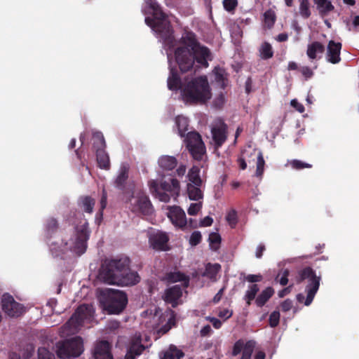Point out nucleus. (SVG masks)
Segmentation results:
<instances>
[{
    "instance_id": "obj_3",
    "label": "nucleus",
    "mask_w": 359,
    "mask_h": 359,
    "mask_svg": "<svg viewBox=\"0 0 359 359\" xmlns=\"http://www.w3.org/2000/svg\"><path fill=\"white\" fill-rule=\"evenodd\" d=\"M211 90L206 76H199L184 81L182 97L190 104H205L211 98Z\"/></svg>"
},
{
    "instance_id": "obj_54",
    "label": "nucleus",
    "mask_w": 359,
    "mask_h": 359,
    "mask_svg": "<svg viewBox=\"0 0 359 359\" xmlns=\"http://www.w3.org/2000/svg\"><path fill=\"white\" fill-rule=\"evenodd\" d=\"M225 102V97H224V95L221 93H219L215 99L214 102H213V104L217 107V108H222V106L224 105Z\"/></svg>"
},
{
    "instance_id": "obj_5",
    "label": "nucleus",
    "mask_w": 359,
    "mask_h": 359,
    "mask_svg": "<svg viewBox=\"0 0 359 359\" xmlns=\"http://www.w3.org/2000/svg\"><path fill=\"white\" fill-rule=\"evenodd\" d=\"M98 298L102 308L108 314L121 313L128 304L126 292L111 288L102 290Z\"/></svg>"
},
{
    "instance_id": "obj_25",
    "label": "nucleus",
    "mask_w": 359,
    "mask_h": 359,
    "mask_svg": "<svg viewBox=\"0 0 359 359\" xmlns=\"http://www.w3.org/2000/svg\"><path fill=\"white\" fill-rule=\"evenodd\" d=\"M77 204L85 212L91 214L93 212L95 200L90 196H81L79 198Z\"/></svg>"
},
{
    "instance_id": "obj_11",
    "label": "nucleus",
    "mask_w": 359,
    "mask_h": 359,
    "mask_svg": "<svg viewBox=\"0 0 359 359\" xmlns=\"http://www.w3.org/2000/svg\"><path fill=\"white\" fill-rule=\"evenodd\" d=\"M130 210L135 213L150 215L153 212V206L148 196L140 192L130 200Z\"/></svg>"
},
{
    "instance_id": "obj_47",
    "label": "nucleus",
    "mask_w": 359,
    "mask_h": 359,
    "mask_svg": "<svg viewBox=\"0 0 359 359\" xmlns=\"http://www.w3.org/2000/svg\"><path fill=\"white\" fill-rule=\"evenodd\" d=\"M144 349V347L143 345L134 343L130 346L128 351L136 357L137 355H140Z\"/></svg>"
},
{
    "instance_id": "obj_8",
    "label": "nucleus",
    "mask_w": 359,
    "mask_h": 359,
    "mask_svg": "<svg viewBox=\"0 0 359 359\" xmlns=\"http://www.w3.org/2000/svg\"><path fill=\"white\" fill-rule=\"evenodd\" d=\"M89 236L88 223L86 221L82 225L76 228L75 238L71 239L69 243H65V245L72 252L81 255L86 250Z\"/></svg>"
},
{
    "instance_id": "obj_40",
    "label": "nucleus",
    "mask_w": 359,
    "mask_h": 359,
    "mask_svg": "<svg viewBox=\"0 0 359 359\" xmlns=\"http://www.w3.org/2000/svg\"><path fill=\"white\" fill-rule=\"evenodd\" d=\"M276 15L273 11L269 9L264 13V21L267 28L271 29L275 24Z\"/></svg>"
},
{
    "instance_id": "obj_55",
    "label": "nucleus",
    "mask_w": 359,
    "mask_h": 359,
    "mask_svg": "<svg viewBox=\"0 0 359 359\" xmlns=\"http://www.w3.org/2000/svg\"><path fill=\"white\" fill-rule=\"evenodd\" d=\"M201 208V203H191L187 210L189 215H196Z\"/></svg>"
},
{
    "instance_id": "obj_59",
    "label": "nucleus",
    "mask_w": 359,
    "mask_h": 359,
    "mask_svg": "<svg viewBox=\"0 0 359 359\" xmlns=\"http://www.w3.org/2000/svg\"><path fill=\"white\" fill-rule=\"evenodd\" d=\"M291 105L300 113H303L305 110L304 107L297 100H292L291 101Z\"/></svg>"
},
{
    "instance_id": "obj_17",
    "label": "nucleus",
    "mask_w": 359,
    "mask_h": 359,
    "mask_svg": "<svg viewBox=\"0 0 359 359\" xmlns=\"http://www.w3.org/2000/svg\"><path fill=\"white\" fill-rule=\"evenodd\" d=\"M342 45L340 42L333 40L329 41L327 47L326 59L332 64H337L341 61V49Z\"/></svg>"
},
{
    "instance_id": "obj_34",
    "label": "nucleus",
    "mask_w": 359,
    "mask_h": 359,
    "mask_svg": "<svg viewBox=\"0 0 359 359\" xmlns=\"http://www.w3.org/2000/svg\"><path fill=\"white\" fill-rule=\"evenodd\" d=\"M187 177L192 184L196 186H202L203 181L200 177V169L196 166H193L189 171Z\"/></svg>"
},
{
    "instance_id": "obj_26",
    "label": "nucleus",
    "mask_w": 359,
    "mask_h": 359,
    "mask_svg": "<svg viewBox=\"0 0 359 359\" xmlns=\"http://www.w3.org/2000/svg\"><path fill=\"white\" fill-rule=\"evenodd\" d=\"M325 51V46L319 41H313L307 46L306 55L313 60L318 57V54H323Z\"/></svg>"
},
{
    "instance_id": "obj_24",
    "label": "nucleus",
    "mask_w": 359,
    "mask_h": 359,
    "mask_svg": "<svg viewBox=\"0 0 359 359\" xmlns=\"http://www.w3.org/2000/svg\"><path fill=\"white\" fill-rule=\"evenodd\" d=\"M320 17L328 15L334 10V6L330 0H313Z\"/></svg>"
},
{
    "instance_id": "obj_58",
    "label": "nucleus",
    "mask_w": 359,
    "mask_h": 359,
    "mask_svg": "<svg viewBox=\"0 0 359 359\" xmlns=\"http://www.w3.org/2000/svg\"><path fill=\"white\" fill-rule=\"evenodd\" d=\"M281 310L283 312H287L290 311L292 307V301L290 299H287L283 301L280 304Z\"/></svg>"
},
{
    "instance_id": "obj_2",
    "label": "nucleus",
    "mask_w": 359,
    "mask_h": 359,
    "mask_svg": "<svg viewBox=\"0 0 359 359\" xmlns=\"http://www.w3.org/2000/svg\"><path fill=\"white\" fill-rule=\"evenodd\" d=\"M130 260L127 257L106 260L101 266L100 276L109 285H135L140 282V277L136 271L130 269Z\"/></svg>"
},
{
    "instance_id": "obj_31",
    "label": "nucleus",
    "mask_w": 359,
    "mask_h": 359,
    "mask_svg": "<svg viewBox=\"0 0 359 359\" xmlns=\"http://www.w3.org/2000/svg\"><path fill=\"white\" fill-rule=\"evenodd\" d=\"M201 186H196L192 184H187V191L190 200L198 201L203 196V192L201 189Z\"/></svg>"
},
{
    "instance_id": "obj_14",
    "label": "nucleus",
    "mask_w": 359,
    "mask_h": 359,
    "mask_svg": "<svg viewBox=\"0 0 359 359\" xmlns=\"http://www.w3.org/2000/svg\"><path fill=\"white\" fill-rule=\"evenodd\" d=\"M211 134L215 148L221 147L227 139V125L224 121H220L212 127Z\"/></svg>"
},
{
    "instance_id": "obj_33",
    "label": "nucleus",
    "mask_w": 359,
    "mask_h": 359,
    "mask_svg": "<svg viewBox=\"0 0 359 359\" xmlns=\"http://www.w3.org/2000/svg\"><path fill=\"white\" fill-rule=\"evenodd\" d=\"M220 269L221 266L219 264H212L208 263L205 266V271L202 273V276L215 280L217 274Z\"/></svg>"
},
{
    "instance_id": "obj_32",
    "label": "nucleus",
    "mask_w": 359,
    "mask_h": 359,
    "mask_svg": "<svg viewBox=\"0 0 359 359\" xmlns=\"http://www.w3.org/2000/svg\"><path fill=\"white\" fill-rule=\"evenodd\" d=\"M175 125L177 128L178 134L180 137H185L188 130L189 120L183 116H177L175 118Z\"/></svg>"
},
{
    "instance_id": "obj_46",
    "label": "nucleus",
    "mask_w": 359,
    "mask_h": 359,
    "mask_svg": "<svg viewBox=\"0 0 359 359\" xmlns=\"http://www.w3.org/2000/svg\"><path fill=\"white\" fill-rule=\"evenodd\" d=\"M280 313L279 311H274L270 314L269 323V325L271 327H276V326L278 325L280 321Z\"/></svg>"
},
{
    "instance_id": "obj_18",
    "label": "nucleus",
    "mask_w": 359,
    "mask_h": 359,
    "mask_svg": "<svg viewBox=\"0 0 359 359\" xmlns=\"http://www.w3.org/2000/svg\"><path fill=\"white\" fill-rule=\"evenodd\" d=\"M111 346L107 341H100L95 344L93 356L95 359H114Z\"/></svg>"
},
{
    "instance_id": "obj_28",
    "label": "nucleus",
    "mask_w": 359,
    "mask_h": 359,
    "mask_svg": "<svg viewBox=\"0 0 359 359\" xmlns=\"http://www.w3.org/2000/svg\"><path fill=\"white\" fill-rule=\"evenodd\" d=\"M95 154L98 167L103 170H109L111 167L110 160L109 154L105 151V149H98V151H95Z\"/></svg>"
},
{
    "instance_id": "obj_4",
    "label": "nucleus",
    "mask_w": 359,
    "mask_h": 359,
    "mask_svg": "<svg viewBox=\"0 0 359 359\" xmlns=\"http://www.w3.org/2000/svg\"><path fill=\"white\" fill-rule=\"evenodd\" d=\"M149 8L152 11L153 18L147 17L145 23L160 36L165 46L169 49L173 48L175 42L173 29L165 14L156 3L151 2Z\"/></svg>"
},
{
    "instance_id": "obj_45",
    "label": "nucleus",
    "mask_w": 359,
    "mask_h": 359,
    "mask_svg": "<svg viewBox=\"0 0 359 359\" xmlns=\"http://www.w3.org/2000/svg\"><path fill=\"white\" fill-rule=\"evenodd\" d=\"M38 359H55V357L46 348L40 347L38 349Z\"/></svg>"
},
{
    "instance_id": "obj_53",
    "label": "nucleus",
    "mask_w": 359,
    "mask_h": 359,
    "mask_svg": "<svg viewBox=\"0 0 359 359\" xmlns=\"http://www.w3.org/2000/svg\"><path fill=\"white\" fill-rule=\"evenodd\" d=\"M244 344L245 343L243 339H238L236 341L233 346L232 355H238L241 352V351H243Z\"/></svg>"
},
{
    "instance_id": "obj_62",
    "label": "nucleus",
    "mask_w": 359,
    "mask_h": 359,
    "mask_svg": "<svg viewBox=\"0 0 359 359\" xmlns=\"http://www.w3.org/2000/svg\"><path fill=\"white\" fill-rule=\"evenodd\" d=\"M252 80L251 77H248L245 83V90L246 93L249 94L252 91Z\"/></svg>"
},
{
    "instance_id": "obj_22",
    "label": "nucleus",
    "mask_w": 359,
    "mask_h": 359,
    "mask_svg": "<svg viewBox=\"0 0 359 359\" xmlns=\"http://www.w3.org/2000/svg\"><path fill=\"white\" fill-rule=\"evenodd\" d=\"M149 187L151 193L155 196L159 201L162 202H169L170 199V194L167 191H162L155 180H151L149 182Z\"/></svg>"
},
{
    "instance_id": "obj_64",
    "label": "nucleus",
    "mask_w": 359,
    "mask_h": 359,
    "mask_svg": "<svg viewBox=\"0 0 359 359\" xmlns=\"http://www.w3.org/2000/svg\"><path fill=\"white\" fill-rule=\"evenodd\" d=\"M291 290V286L283 288V290L278 292V297L282 298L285 297L286 294H289Z\"/></svg>"
},
{
    "instance_id": "obj_39",
    "label": "nucleus",
    "mask_w": 359,
    "mask_h": 359,
    "mask_svg": "<svg viewBox=\"0 0 359 359\" xmlns=\"http://www.w3.org/2000/svg\"><path fill=\"white\" fill-rule=\"evenodd\" d=\"M255 347V341L253 340H249L245 343L242 353L243 359H250Z\"/></svg>"
},
{
    "instance_id": "obj_63",
    "label": "nucleus",
    "mask_w": 359,
    "mask_h": 359,
    "mask_svg": "<svg viewBox=\"0 0 359 359\" xmlns=\"http://www.w3.org/2000/svg\"><path fill=\"white\" fill-rule=\"evenodd\" d=\"M233 314V312L228 310V309H223L219 313V316L220 318H225L226 319H228L231 317Z\"/></svg>"
},
{
    "instance_id": "obj_56",
    "label": "nucleus",
    "mask_w": 359,
    "mask_h": 359,
    "mask_svg": "<svg viewBox=\"0 0 359 359\" xmlns=\"http://www.w3.org/2000/svg\"><path fill=\"white\" fill-rule=\"evenodd\" d=\"M245 280L249 283H255L262 280V276L260 274H249L245 277Z\"/></svg>"
},
{
    "instance_id": "obj_41",
    "label": "nucleus",
    "mask_w": 359,
    "mask_h": 359,
    "mask_svg": "<svg viewBox=\"0 0 359 359\" xmlns=\"http://www.w3.org/2000/svg\"><path fill=\"white\" fill-rule=\"evenodd\" d=\"M210 247L212 250H217L221 243V236L218 233L212 232L209 235Z\"/></svg>"
},
{
    "instance_id": "obj_16",
    "label": "nucleus",
    "mask_w": 359,
    "mask_h": 359,
    "mask_svg": "<svg viewBox=\"0 0 359 359\" xmlns=\"http://www.w3.org/2000/svg\"><path fill=\"white\" fill-rule=\"evenodd\" d=\"M168 217L172 224L181 229H184L187 224V219L184 211L178 206H174L168 212Z\"/></svg>"
},
{
    "instance_id": "obj_57",
    "label": "nucleus",
    "mask_w": 359,
    "mask_h": 359,
    "mask_svg": "<svg viewBox=\"0 0 359 359\" xmlns=\"http://www.w3.org/2000/svg\"><path fill=\"white\" fill-rule=\"evenodd\" d=\"M300 72L302 74V75L304 76L306 80L311 78L313 75V72L312 71V69L307 66L301 67Z\"/></svg>"
},
{
    "instance_id": "obj_20",
    "label": "nucleus",
    "mask_w": 359,
    "mask_h": 359,
    "mask_svg": "<svg viewBox=\"0 0 359 359\" xmlns=\"http://www.w3.org/2000/svg\"><path fill=\"white\" fill-rule=\"evenodd\" d=\"M159 188L162 191L168 192L171 196L174 197L179 196L180 190V182L177 179L175 178H171L169 182H162Z\"/></svg>"
},
{
    "instance_id": "obj_29",
    "label": "nucleus",
    "mask_w": 359,
    "mask_h": 359,
    "mask_svg": "<svg viewBox=\"0 0 359 359\" xmlns=\"http://www.w3.org/2000/svg\"><path fill=\"white\" fill-rule=\"evenodd\" d=\"M159 166L167 170H173L177 165L175 157L171 156H163L158 160Z\"/></svg>"
},
{
    "instance_id": "obj_42",
    "label": "nucleus",
    "mask_w": 359,
    "mask_h": 359,
    "mask_svg": "<svg viewBox=\"0 0 359 359\" xmlns=\"http://www.w3.org/2000/svg\"><path fill=\"white\" fill-rule=\"evenodd\" d=\"M299 13L305 19L311 16L310 4L309 0H300Z\"/></svg>"
},
{
    "instance_id": "obj_13",
    "label": "nucleus",
    "mask_w": 359,
    "mask_h": 359,
    "mask_svg": "<svg viewBox=\"0 0 359 359\" xmlns=\"http://www.w3.org/2000/svg\"><path fill=\"white\" fill-rule=\"evenodd\" d=\"M170 238L165 232L158 231L149 236L150 247L156 251H168L170 250L168 242Z\"/></svg>"
},
{
    "instance_id": "obj_48",
    "label": "nucleus",
    "mask_w": 359,
    "mask_h": 359,
    "mask_svg": "<svg viewBox=\"0 0 359 359\" xmlns=\"http://www.w3.org/2000/svg\"><path fill=\"white\" fill-rule=\"evenodd\" d=\"M202 240V236L200 231H194L189 238V244L191 246H196L198 245Z\"/></svg>"
},
{
    "instance_id": "obj_37",
    "label": "nucleus",
    "mask_w": 359,
    "mask_h": 359,
    "mask_svg": "<svg viewBox=\"0 0 359 359\" xmlns=\"http://www.w3.org/2000/svg\"><path fill=\"white\" fill-rule=\"evenodd\" d=\"M59 227L57 220L54 217L48 218L45 224V231L47 237H50Z\"/></svg>"
},
{
    "instance_id": "obj_19",
    "label": "nucleus",
    "mask_w": 359,
    "mask_h": 359,
    "mask_svg": "<svg viewBox=\"0 0 359 359\" xmlns=\"http://www.w3.org/2000/svg\"><path fill=\"white\" fill-rule=\"evenodd\" d=\"M184 82L182 79L175 68L171 67L170 74L168 78V88L170 90L176 91L180 90L182 91Z\"/></svg>"
},
{
    "instance_id": "obj_38",
    "label": "nucleus",
    "mask_w": 359,
    "mask_h": 359,
    "mask_svg": "<svg viewBox=\"0 0 359 359\" xmlns=\"http://www.w3.org/2000/svg\"><path fill=\"white\" fill-rule=\"evenodd\" d=\"M259 290V288L257 284H252L249 286V288L246 291L244 297V299L245 300L246 304L248 306H250L251 304V302L255 299V297Z\"/></svg>"
},
{
    "instance_id": "obj_36",
    "label": "nucleus",
    "mask_w": 359,
    "mask_h": 359,
    "mask_svg": "<svg viewBox=\"0 0 359 359\" xmlns=\"http://www.w3.org/2000/svg\"><path fill=\"white\" fill-rule=\"evenodd\" d=\"M259 56L262 60H269L273 56V50L271 45L269 42L262 43L259 49Z\"/></svg>"
},
{
    "instance_id": "obj_51",
    "label": "nucleus",
    "mask_w": 359,
    "mask_h": 359,
    "mask_svg": "<svg viewBox=\"0 0 359 359\" xmlns=\"http://www.w3.org/2000/svg\"><path fill=\"white\" fill-rule=\"evenodd\" d=\"M226 219L232 227H234L237 223L236 211L235 210H230L226 217Z\"/></svg>"
},
{
    "instance_id": "obj_49",
    "label": "nucleus",
    "mask_w": 359,
    "mask_h": 359,
    "mask_svg": "<svg viewBox=\"0 0 359 359\" xmlns=\"http://www.w3.org/2000/svg\"><path fill=\"white\" fill-rule=\"evenodd\" d=\"M107 203V193L105 190H103L102 195L100 199V211L97 213L96 218L97 219L98 217L100 218L102 217L103 215V210L106 208Z\"/></svg>"
},
{
    "instance_id": "obj_10",
    "label": "nucleus",
    "mask_w": 359,
    "mask_h": 359,
    "mask_svg": "<svg viewBox=\"0 0 359 359\" xmlns=\"http://www.w3.org/2000/svg\"><path fill=\"white\" fill-rule=\"evenodd\" d=\"M186 147L191 156L197 161H201L205 153V146L201 135L196 132H189L185 137Z\"/></svg>"
},
{
    "instance_id": "obj_60",
    "label": "nucleus",
    "mask_w": 359,
    "mask_h": 359,
    "mask_svg": "<svg viewBox=\"0 0 359 359\" xmlns=\"http://www.w3.org/2000/svg\"><path fill=\"white\" fill-rule=\"evenodd\" d=\"M213 222V219L210 216H206L200 222V226H210Z\"/></svg>"
},
{
    "instance_id": "obj_7",
    "label": "nucleus",
    "mask_w": 359,
    "mask_h": 359,
    "mask_svg": "<svg viewBox=\"0 0 359 359\" xmlns=\"http://www.w3.org/2000/svg\"><path fill=\"white\" fill-rule=\"evenodd\" d=\"M83 344L81 337H75L59 342L57 346V355L59 358L64 359L79 357L83 351Z\"/></svg>"
},
{
    "instance_id": "obj_50",
    "label": "nucleus",
    "mask_w": 359,
    "mask_h": 359,
    "mask_svg": "<svg viewBox=\"0 0 359 359\" xmlns=\"http://www.w3.org/2000/svg\"><path fill=\"white\" fill-rule=\"evenodd\" d=\"M238 6L237 0H223V6L228 12H233Z\"/></svg>"
},
{
    "instance_id": "obj_21",
    "label": "nucleus",
    "mask_w": 359,
    "mask_h": 359,
    "mask_svg": "<svg viewBox=\"0 0 359 359\" xmlns=\"http://www.w3.org/2000/svg\"><path fill=\"white\" fill-rule=\"evenodd\" d=\"M129 167L127 165H122L119 169L118 174L115 179L114 186L119 190L123 191L128 179Z\"/></svg>"
},
{
    "instance_id": "obj_61",
    "label": "nucleus",
    "mask_w": 359,
    "mask_h": 359,
    "mask_svg": "<svg viewBox=\"0 0 359 359\" xmlns=\"http://www.w3.org/2000/svg\"><path fill=\"white\" fill-rule=\"evenodd\" d=\"M266 250L265 245L264 244H259L257 248L255 256L257 258H261L263 255V252Z\"/></svg>"
},
{
    "instance_id": "obj_43",
    "label": "nucleus",
    "mask_w": 359,
    "mask_h": 359,
    "mask_svg": "<svg viewBox=\"0 0 359 359\" xmlns=\"http://www.w3.org/2000/svg\"><path fill=\"white\" fill-rule=\"evenodd\" d=\"M264 165L265 161L264 159L263 154L261 151H259L257 155L256 176L261 177L263 175Z\"/></svg>"
},
{
    "instance_id": "obj_23",
    "label": "nucleus",
    "mask_w": 359,
    "mask_h": 359,
    "mask_svg": "<svg viewBox=\"0 0 359 359\" xmlns=\"http://www.w3.org/2000/svg\"><path fill=\"white\" fill-rule=\"evenodd\" d=\"M164 280L168 283H174L177 282H184V286L188 287L189 278L187 276L180 271H171L167 273L165 276Z\"/></svg>"
},
{
    "instance_id": "obj_12",
    "label": "nucleus",
    "mask_w": 359,
    "mask_h": 359,
    "mask_svg": "<svg viewBox=\"0 0 359 359\" xmlns=\"http://www.w3.org/2000/svg\"><path fill=\"white\" fill-rule=\"evenodd\" d=\"M1 306L4 312L12 318L19 317L25 312V306L17 302L13 297L8 293L2 296Z\"/></svg>"
},
{
    "instance_id": "obj_44",
    "label": "nucleus",
    "mask_w": 359,
    "mask_h": 359,
    "mask_svg": "<svg viewBox=\"0 0 359 359\" xmlns=\"http://www.w3.org/2000/svg\"><path fill=\"white\" fill-rule=\"evenodd\" d=\"M290 165L294 170H302L304 168H311L312 165L308 163L303 162L300 160L294 159L290 161Z\"/></svg>"
},
{
    "instance_id": "obj_15",
    "label": "nucleus",
    "mask_w": 359,
    "mask_h": 359,
    "mask_svg": "<svg viewBox=\"0 0 359 359\" xmlns=\"http://www.w3.org/2000/svg\"><path fill=\"white\" fill-rule=\"evenodd\" d=\"M182 287L179 285H176L167 288L162 297L165 303L171 304L172 308H175L182 303Z\"/></svg>"
},
{
    "instance_id": "obj_52",
    "label": "nucleus",
    "mask_w": 359,
    "mask_h": 359,
    "mask_svg": "<svg viewBox=\"0 0 359 359\" xmlns=\"http://www.w3.org/2000/svg\"><path fill=\"white\" fill-rule=\"evenodd\" d=\"M289 270L285 269L283 271L281 277H280V274H278L275 278V280L279 282L281 285H286L288 283V276H289Z\"/></svg>"
},
{
    "instance_id": "obj_27",
    "label": "nucleus",
    "mask_w": 359,
    "mask_h": 359,
    "mask_svg": "<svg viewBox=\"0 0 359 359\" xmlns=\"http://www.w3.org/2000/svg\"><path fill=\"white\" fill-rule=\"evenodd\" d=\"M184 353L183 351L177 348L175 345H170L169 348L161 352V359H180L184 357Z\"/></svg>"
},
{
    "instance_id": "obj_6",
    "label": "nucleus",
    "mask_w": 359,
    "mask_h": 359,
    "mask_svg": "<svg viewBox=\"0 0 359 359\" xmlns=\"http://www.w3.org/2000/svg\"><path fill=\"white\" fill-rule=\"evenodd\" d=\"M306 280H308V284L306 287L307 295L304 305L309 306L319 289L320 277L316 276V271L311 267L307 266L299 271L297 283H301Z\"/></svg>"
},
{
    "instance_id": "obj_1",
    "label": "nucleus",
    "mask_w": 359,
    "mask_h": 359,
    "mask_svg": "<svg viewBox=\"0 0 359 359\" xmlns=\"http://www.w3.org/2000/svg\"><path fill=\"white\" fill-rule=\"evenodd\" d=\"M180 46L174 52L175 58L182 72H187L195 62L200 67L207 68L212 60L210 50L202 45L192 32H187L180 41Z\"/></svg>"
},
{
    "instance_id": "obj_30",
    "label": "nucleus",
    "mask_w": 359,
    "mask_h": 359,
    "mask_svg": "<svg viewBox=\"0 0 359 359\" xmlns=\"http://www.w3.org/2000/svg\"><path fill=\"white\" fill-rule=\"evenodd\" d=\"M274 290L271 287H268L264 290L256 298L255 303L258 307H262L269 299L273 296Z\"/></svg>"
},
{
    "instance_id": "obj_35",
    "label": "nucleus",
    "mask_w": 359,
    "mask_h": 359,
    "mask_svg": "<svg viewBox=\"0 0 359 359\" xmlns=\"http://www.w3.org/2000/svg\"><path fill=\"white\" fill-rule=\"evenodd\" d=\"M93 148L96 151L98 149H106V142L101 132H95L93 134Z\"/></svg>"
},
{
    "instance_id": "obj_9",
    "label": "nucleus",
    "mask_w": 359,
    "mask_h": 359,
    "mask_svg": "<svg viewBox=\"0 0 359 359\" xmlns=\"http://www.w3.org/2000/svg\"><path fill=\"white\" fill-rule=\"evenodd\" d=\"M93 316L92 306L87 304L80 305L69 320L64 325L68 332L75 333L83 325L85 320H89Z\"/></svg>"
}]
</instances>
